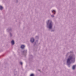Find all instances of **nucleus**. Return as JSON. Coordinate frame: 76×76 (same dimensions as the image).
Instances as JSON below:
<instances>
[{
    "instance_id": "nucleus-17",
    "label": "nucleus",
    "mask_w": 76,
    "mask_h": 76,
    "mask_svg": "<svg viewBox=\"0 0 76 76\" xmlns=\"http://www.w3.org/2000/svg\"><path fill=\"white\" fill-rule=\"evenodd\" d=\"M36 38H37V39H38V38H39V37H38V36H37L36 37Z\"/></svg>"
},
{
    "instance_id": "nucleus-3",
    "label": "nucleus",
    "mask_w": 76,
    "mask_h": 76,
    "mask_svg": "<svg viewBox=\"0 0 76 76\" xmlns=\"http://www.w3.org/2000/svg\"><path fill=\"white\" fill-rule=\"evenodd\" d=\"M27 53V50H24L22 51V54L24 56H26Z\"/></svg>"
},
{
    "instance_id": "nucleus-8",
    "label": "nucleus",
    "mask_w": 76,
    "mask_h": 76,
    "mask_svg": "<svg viewBox=\"0 0 76 76\" xmlns=\"http://www.w3.org/2000/svg\"><path fill=\"white\" fill-rule=\"evenodd\" d=\"M52 12L54 14V15H55L56 13V10H53L52 11Z\"/></svg>"
},
{
    "instance_id": "nucleus-11",
    "label": "nucleus",
    "mask_w": 76,
    "mask_h": 76,
    "mask_svg": "<svg viewBox=\"0 0 76 76\" xmlns=\"http://www.w3.org/2000/svg\"><path fill=\"white\" fill-rule=\"evenodd\" d=\"M3 9V7H2L1 6H0V10H2Z\"/></svg>"
},
{
    "instance_id": "nucleus-14",
    "label": "nucleus",
    "mask_w": 76,
    "mask_h": 76,
    "mask_svg": "<svg viewBox=\"0 0 76 76\" xmlns=\"http://www.w3.org/2000/svg\"><path fill=\"white\" fill-rule=\"evenodd\" d=\"M10 37H12V33H10Z\"/></svg>"
},
{
    "instance_id": "nucleus-19",
    "label": "nucleus",
    "mask_w": 76,
    "mask_h": 76,
    "mask_svg": "<svg viewBox=\"0 0 76 76\" xmlns=\"http://www.w3.org/2000/svg\"><path fill=\"white\" fill-rule=\"evenodd\" d=\"M16 1V3H18V0H15Z\"/></svg>"
},
{
    "instance_id": "nucleus-6",
    "label": "nucleus",
    "mask_w": 76,
    "mask_h": 76,
    "mask_svg": "<svg viewBox=\"0 0 76 76\" xmlns=\"http://www.w3.org/2000/svg\"><path fill=\"white\" fill-rule=\"evenodd\" d=\"M38 44V40H37L36 42H34V46H35V45H37Z\"/></svg>"
},
{
    "instance_id": "nucleus-4",
    "label": "nucleus",
    "mask_w": 76,
    "mask_h": 76,
    "mask_svg": "<svg viewBox=\"0 0 76 76\" xmlns=\"http://www.w3.org/2000/svg\"><path fill=\"white\" fill-rule=\"evenodd\" d=\"M34 41H35V39H34V38H32L31 39V43H33V42H34Z\"/></svg>"
},
{
    "instance_id": "nucleus-10",
    "label": "nucleus",
    "mask_w": 76,
    "mask_h": 76,
    "mask_svg": "<svg viewBox=\"0 0 76 76\" xmlns=\"http://www.w3.org/2000/svg\"><path fill=\"white\" fill-rule=\"evenodd\" d=\"M11 44L12 45H13L15 44V41L14 40H12L11 41Z\"/></svg>"
},
{
    "instance_id": "nucleus-18",
    "label": "nucleus",
    "mask_w": 76,
    "mask_h": 76,
    "mask_svg": "<svg viewBox=\"0 0 76 76\" xmlns=\"http://www.w3.org/2000/svg\"><path fill=\"white\" fill-rule=\"evenodd\" d=\"M69 53H67L66 55V56H68V54H69Z\"/></svg>"
},
{
    "instance_id": "nucleus-15",
    "label": "nucleus",
    "mask_w": 76,
    "mask_h": 76,
    "mask_svg": "<svg viewBox=\"0 0 76 76\" xmlns=\"http://www.w3.org/2000/svg\"><path fill=\"white\" fill-rule=\"evenodd\" d=\"M20 64L21 65H22L23 64V63L22 62H20Z\"/></svg>"
},
{
    "instance_id": "nucleus-5",
    "label": "nucleus",
    "mask_w": 76,
    "mask_h": 76,
    "mask_svg": "<svg viewBox=\"0 0 76 76\" xmlns=\"http://www.w3.org/2000/svg\"><path fill=\"white\" fill-rule=\"evenodd\" d=\"M7 31L8 32H12V29L11 28H8L7 29Z\"/></svg>"
},
{
    "instance_id": "nucleus-22",
    "label": "nucleus",
    "mask_w": 76,
    "mask_h": 76,
    "mask_svg": "<svg viewBox=\"0 0 76 76\" xmlns=\"http://www.w3.org/2000/svg\"><path fill=\"white\" fill-rule=\"evenodd\" d=\"M14 75H16V74H14Z\"/></svg>"
},
{
    "instance_id": "nucleus-9",
    "label": "nucleus",
    "mask_w": 76,
    "mask_h": 76,
    "mask_svg": "<svg viewBox=\"0 0 76 76\" xmlns=\"http://www.w3.org/2000/svg\"><path fill=\"white\" fill-rule=\"evenodd\" d=\"M76 67V65H73L72 67V69L73 70H75V68Z\"/></svg>"
},
{
    "instance_id": "nucleus-2",
    "label": "nucleus",
    "mask_w": 76,
    "mask_h": 76,
    "mask_svg": "<svg viewBox=\"0 0 76 76\" xmlns=\"http://www.w3.org/2000/svg\"><path fill=\"white\" fill-rule=\"evenodd\" d=\"M47 27L49 29H51L53 28V23L50 20H48L46 21Z\"/></svg>"
},
{
    "instance_id": "nucleus-21",
    "label": "nucleus",
    "mask_w": 76,
    "mask_h": 76,
    "mask_svg": "<svg viewBox=\"0 0 76 76\" xmlns=\"http://www.w3.org/2000/svg\"><path fill=\"white\" fill-rule=\"evenodd\" d=\"M70 53H73V52H72V51H71L70 52Z\"/></svg>"
},
{
    "instance_id": "nucleus-20",
    "label": "nucleus",
    "mask_w": 76,
    "mask_h": 76,
    "mask_svg": "<svg viewBox=\"0 0 76 76\" xmlns=\"http://www.w3.org/2000/svg\"><path fill=\"white\" fill-rule=\"evenodd\" d=\"M54 30H51V32H54Z\"/></svg>"
},
{
    "instance_id": "nucleus-7",
    "label": "nucleus",
    "mask_w": 76,
    "mask_h": 76,
    "mask_svg": "<svg viewBox=\"0 0 76 76\" xmlns=\"http://www.w3.org/2000/svg\"><path fill=\"white\" fill-rule=\"evenodd\" d=\"M25 47V46L24 45H22L21 46L20 48L22 49H24V48Z\"/></svg>"
},
{
    "instance_id": "nucleus-13",
    "label": "nucleus",
    "mask_w": 76,
    "mask_h": 76,
    "mask_svg": "<svg viewBox=\"0 0 76 76\" xmlns=\"http://www.w3.org/2000/svg\"><path fill=\"white\" fill-rule=\"evenodd\" d=\"M30 76H34V74L33 73L31 74Z\"/></svg>"
},
{
    "instance_id": "nucleus-12",
    "label": "nucleus",
    "mask_w": 76,
    "mask_h": 76,
    "mask_svg": "<svg viewBox=\"0 0 76 76\" xmlns=\"http://www.w3.org/2000/svg\"><path fill=\"white\" fill-rule=\"evenodd\" d=\"M29 57L30 58H33V57L32 56V55H29Z\"/></svg>"
},
{
    "instance_id": "nucleus-1",
    "label": "nucleus",
    "mask_w": 76,
    "mask_h": 76,
    "mask_svg": "<svg viewBox=\"0 0 76 76\" xmlns=\"http://www.w3.org/2000/svg\"><path fill=\"white\" fill-rule=\"evenodd\" d=\"M75 61V56H69L67 59L66 64L68 67H70V64L71 63H74Z\"/></svg>"
},
{
    "instance_id": "nucleus-16",
    "label": "nucleus",
    "mask_w": 76,
    "mask_h": 76,
    "mask_svg": "<svg viewBox=\"0 0 76 76\" xmlns=\"http://www.w3.org/2000/svg\"><path fill=\"white\" fill-rule=\"evenodd\" d=\"M51 17H52V18H54V16L53 15H51Z\"/></svg>"
}]
</instances>
